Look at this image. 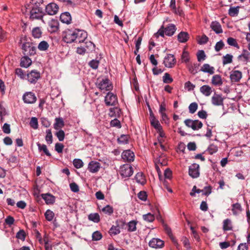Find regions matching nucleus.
I'll return each instance as SVG.
<instances>
[{
	"instance_id": "nucleus-48",
	"label": "nucleus",
	"mask_w": 250,
	"mask_h": 250,
	"mask_svg": "<svg viewBox=\"0 0 250 250\" xmlns=\"http://www.w3.org/2000/svg\"><path fill=\"white\" fill-rule=\"evenodd\" d=\"M206 57L205 52L202 50H199L197 53V57L198 62L205 60Z\"/></svg>"
},
{
	"instance_id": "nucleus-17",
	"label": "nucleus",
	"mask_w": 250,
	"mask_h": 250,
	"mask_svg": "<svg viewBox=\"0 0 250 250\" xmlns=\"http://www.w3.org/2000/svg\"><path fill=\"white\" fill-rule=\"evenodd\" d=\"M200 91L205 96L209 97L212 92V89L208 85H204L200 87Z\"/></svg>"
},
{
	"instance_id": "nucleus-30",
	"label": "nucleus",
	"mask_w": 250,
	"mask_h": 250,
	"mask_svg": "<svg viewBox=\"0 0 250 250\" xmlns=\"http://www.w3.org/2000/svg\"><path fill=\"white\" fill-rule=\"evenodd\" d=\"M242 210L241 206L239 203H235L232 205V211L235 215L239 214Z\"/></svg>"
},
{
	"instance_id": "nucleus-61",
	"label": "nucleus",
	"mask_w": 250,
	"mask_h": 250,
	"mask_svg": "<svg viewBox=\"0 0 250 250\" xmlns=\"http://www.w3.org/2000/svg\"><path fill=\"white\" fill-rule=\"evenodd\" d=\"M99 62L96 60H93L89 62V65L93 69H97L98 67Z\"/></svg>"
},
{
	"instance_id": "nucleus-19",
	"label": "nucleus",
	"mask_w": 250,
	"mask_h": 250,
	"mask_svg": "<svg viewBox=\"0 0 250 250\" xmlns=\"http://www.w3.org/2000/svg\"><path fill=\"white\" fill-rule=\"evenodd\" d=\"M41 196L46 204H53L55 202V197L49 193L42 194Z\"/></svg>"
},
{
	"instance_id": "nucleus-32",
	"label": "nucleus",
	"mask_w": 250,
	"mask_h": 250,
	"mask_svg": "<svg viewBox=\"0 0 250 250\" xmlns=\"http://www.w3.org/2000/svg\"><path fill=\"white\" fill-rule=\"evenodd\" d=\"M59 23L57 20H52L49 22V26L52 31H56L59 29Z\"/></svg>"
},
{
	"instance_id": "nucleus-14",
	"label": "nucleus",
	"mask_w": 250,
	"mask_h": 250,
	"mask_svg": "<svg viewBox=\"0 0 250 250\" xmlns=\"http://www.w3.org/2000/svg\"><path fill=\"white\" fill-rule=\"evenodd\" d=\"M164 245V241L158 238H153L149 242V246L155 249L161 248Z\"/></svg>"
},
{
	"instance_id": "nucleus-26",
	"label": "nucleus",
	"mask_w": 250,
	"mask_h": 250,
	"mask_svg": "<svg viewBox=\"0 0 250 250\" xmlns=\"http://www.w3.org/2000/svg\"><path fill=\"white\" fill-rule=\"evenodd\" d=\"M177 38L179 42L184 43L188 41L189 36L188 32H180Z\"/></svg>"
},
{
	"instance_id": "nucleus-35",
	"label": "nucleus",
	"mask_w": 250,
	"mask_h": 250,
	"mask_svg": "<svg viewBox=\"0 0 250 250\" xmlns=\"http://www.w3.org/2000/svg\"><path fill=\"white\" fill-rule=\"evenodd\" d=\"M233 56L231 54H227L223 57V64L224 65L230 63L232 62Z\"/></svg>"
},
{
	"instance_id": "nucleus-57",
	"label": "nucleus",
	"mask_w": 250,
	"mask_h": 250,
	"mask_svg": "<svg viewBox=\"0 0 250 250\" xmlns=\"http://www.w3.org/2000/svg\"><path fill=\"white\" fill-rule=\"evenodd\" d=\"M182 60L183 62H187L189 61V54L185 49L184 50L182 55Z\"/></svg>"
},
{
	"instance_id": "nucleus-56",
	"label": "nucleus",
	"mask_w": 250,
	"mask_h": 250,
	"mask_svg": "<svg viewBox=\"0 0 250 250\" xmlns=\"http://www.w3.org/2000/svg\"><path fill=\"white\" fill-rule=\"evenodd\" d=\"M56 135L60 141H62L64 139L65 133L62 130H59L56 132Z\"/></svg>"
},
{
	"instance_id": "nucleus-42",
	"label": "nucleus",
	"mask_w": 250,
	"mask_h": 250,
	"mask_svg": "<svg viewBox=\"0 0 250 250\" xmlns=\"http://www.w3.org/2000/svg\"><path fill=\"white\" fill-rule=\"evenodd\" d=\"M120 232V228L118 225L116 226H112L109 230V233L111 235H117Z\"/></svg>"
},
{
	"instance_id": "nucleus-20",
	"label": "nucleus",
	"mask_w": 250,
	"mask_h": 250,
	"mask_svg": "<svg viewBox=\"0 0 250 250\" xmlns=\"http://www.w3.org/2000/svg\"><path fill=\"white\" fill-rule=\"evenodd\" d=\"M250 57V53L247 50L244 49L241 55L238 57L239 61L242 62H247Z\"/></svg>"
},
{
	"instance_id": "nucleus-31",
	"label": "nucleus",
	"mask_w": 250,
	"mask_h": 250,
	"mask_svg": "<svg viewBox=\"0 0 250 250\" xmlns=\"http://www.w3.org/2000/svg\"><path fill=\"white\" fill-rule=\"evenodd\" d=\"M37 145L38 146L39 151H42L44 154L48 156H50L51 155L45 145H41L40 143H37Z\"/></svg>"
},
{
	"instance_id": "nucleus-44",
	"label": "nucleus",
	"mask_w": 250,
	"mask_h": 250,
	"mask_svg": "<svg viewBox=\"0 0 250 250\" xmlns=\"http://www.w3.org/2000/svg\"><path fill=\"white\" fill-rule=\"evenodd\" d=\"M227 43L230 46L235 47L237 48H239V46L236 40L233 38L229 37V38H228Z\"/></svg>"
},
{
	"instance_id": "nucleus-28",
	"label": "nucleus",
	"mask_w": 250,
	"mask_h": 250,
	"mask_svg": "<svg viewBox=\"0 0 250 250\" xmlns=\"http://www.w3.org/2000/svg\"><path fill=\"white\" fill-rule=\"evenodd\" d=\"M135 180L138 183L142 185H144L146 182L145 177L141 172H139L136 175Z\"/></svg>"
},
{
	"instance_id": "nucleus-22",
	"label": "nucleus",
	"mask_w": 250,
	"mask_h": 250,
	"mask_svg": "<svg viewBox=\"0 0 250 250\" xmlns=\"http://www.w3.org/2000/svg\"><path fill=\"white\" fill-rule=\"evenodd\" d=\"M214 70L215 69L213 67L211 66L208 63L204 64L200 69L201 71L209 74H213L214 73Z\"/></svg>"
},
{
	"instance_id": "nucleus-36",
	"label": "nucleus",
	"mask_w": 250,
	"mask_h": 250,
	"mask_svg": "<svg viewBox=\"0 0 250 250\" xmlns=\"http://www.w3.org/2000/svg\"><path fill=\"white\" fill-rule=\"evenodd\" d=\"M49 44L46 41H42L39 43L38 46V48L42 51H45L48 49Z\"/></svg>"
},
{
	"instance_id": "nucleus-47",
	"label": "nucleus",
	"mask_w": 250,
	"mask_h": 250,
	"mask_svg": "<svg viewBox=\"0 0 250 250\" xmlns=\"http://www.w3.org/2000/svg\"><path fill=\"white\" fill-rule=\"evenodd\" d=\"M137 222L135 221H130L128 223V230L129 231H134L136 229Z\"/></svg>"
},
{
	"instance_id": "nucleus-25",
	"label": "nucleus",
	"mask_w": 250,
	"mask_h": 250,
	"mask_svg": "<svg viewBox=\"0 0 250 250\" xmlns=\"http://www.w3.org/2000/svg\"><path fill=\"white\" fill-rule=\"evenodd\" d=\"M223 229L224 231H229L232 229V224L229 219H226L223 221Z\"/></svg>"
},
{
	"instance_id": "nucleus-23",
	"label": "nucleus",
	"mask_w": 250,
	"mask_h": 250,
	"mask_svg": "<svg viewBox=\"0 0 250 250\" xmlns=\"http://www.w3.org/2000/svg\"><path fill=\"white\" fill-rule=\"evenodd\" d=\"M60 20L63 23L69 24L71 21V17L69 12H64L60 16Z\"/></svg>"
},
{
	"instance_id": "nucleus-53",
	"label": "nucleus",
	"mask_w": 250,
	"mask_h": 250,
	"mask_svg": "<svg viewBox=\"0 0 250 250\" xmlns=\"http://www.w3.org/2000/svg\"><path fill=\"white\" fill-rule=\"evenodd\" d=\"M218 150V147L214 145H210L208 148L207 151L210 154H213Z\"/></svg>"
},
{
	"instance_id": "nucleus-2",
	"label": "nucleus",
	"mask_w": 250,
	"mask_h": 250,
	"mask_svg": "<svg viewBox=\"0 0 250 250\" xmlns=\"http://www.w3.org/2000/svg\"><path fill=\"white\" fill-rule=\"evenodd\" d=\"M98 87L101 91H106L111 90L113 86L108 79H103L102 80H99Z\"/></svg>"
},
{
	"instance_id": "nucleus-6",
	"label": "nucleus",
	"mask_w": 250,
	"mask_h": 250,
	"mask_svg": "<svg viewBox=\"0 0 250 250\" xmlns=\"http://www.w3.org/2000/svg\"><path fill=\"white\" fill-rule=\"evenodd\" d=\"M104 102L107 106L116 105L118 102L117 97L113 93L108 92L104 98Z\"/></svg>"
},
{
	"instance_id": "nucleus-64",
	"label": "nucleus",
	"mask_w": 250,
	"mask_h": 250,
	"mask_svg": "<svg viewBox=\"0 0 250 250\" xmlns=\"http://www.w3.org/2000/svg\"><path fill=\"white\" fill-rule=\"evenodd\" d=\"M138 197L142 201H146L147 199V195L146 192L145 191H140L138 194Z\"/></svg>"
},
{
	"instance_id": "nucleus-24",
	"label": "nucleus",
	"mask_w": 250,
	"mask_h": 250,
	"mask_svg": "<svg viewBox=\"0 0 250 250\" xmlns=\"http://www.w3.org/2000/svg\"><path fill=\"white\" fill-rule=\"evenodd\" d=\"M32 64V60L28 57H22L21 60L20 65L24 68L28 67Z\"/></svg>"
},
{
	"instance_id": "nucleus-7",
	"label": "nucleus",
	"mask_w": 250,
	"mask_h": 250,
	"mask_svg": "<svg viewBox=\"0 0 250 250\" xmlns=\"http://www.w3.org/2000/svg\"><path fill=\"white\" fill-rule=\"evenodd\" d=\"M224 98L221 94L215 92L211 99V104L215 106H223Z\"/></svg>"
},
{
	"instance_id": "nucleus-51",
	"label": "nucleus",
	"mask_w": 250,
	"mask_h": 250,
	"mask_svg": "<svg viewBox=\"0 0 250 250\" xmlns=\"http://www.w3.org/2000/svg\"><path fill=\"white\" fill-rule=\"evenodd\" d=\"M54 216V214L53 212L49 209H48L45 213V218L49 221L53 220Z\"/></svg>"
},
{
	"instance_id": "nucleus-43",
	"label": "nucleus",
	"mask_w": 250,
	"mask_h": 250,
	"mask_svg": "<svg viewBox=\"0 0 250 250\" xmlns=\"http://www.w3.org/2000/svg\"><path fill=\"white\" fill-rule=\"evenodd\" d=\"M77 34V38L76 40L79 42H83L87 38V32H82L80 35Z\"/></svg>"
},
{
	"instance_id": "nucleus-9",
	"label": "nucleus",
	"mask_w": 250,
	"mask_h": 250,
	"mask_svg": "<svg viewBox=\"0 0 250 250\" xmlns=\"http://www.w3.org/2000/svg\"><path fill=\"white\" fill-rule=\"evenodd\" d=\"M63 40L66 43H71L77 38V34L76 32H64Z\"/></svg>"
},
{
	"instance_id": "nucleus-38",
	"label": "nucleus",
	"mask_w": 250,
	"mask_h": 250,
	"mask_svg": "<svg viewBox=\"0 0 250 250\" xmlns=\"http://www.w3.org/2000/svg\"><path fill=\"white\" fill-rule=\"evenodd\" d=\"M88 219L94 223H98L100 221V216L97 213H91L88 216Z\"/></svg>"
},
{
	"instance_id": "nucleus-58",
	"label": "nucleus",
	"mask_w": 250,
	"mask_h": 250,
	"mask_svg": "<svg viewBox=\"0 0 250 250\" xmlns=\"http://www.w3.org/2000/svg\"><path fill=\"white\" fill-rule=\"evenodd\" d=\"M118 142L121 144H125L128 142V136L125 135H122L118 139Z\"/></svg>"
},
{
	"instance_id": "nucleus-18",
	"label": "nucleus",
	"mask_w": 250,
	"mask_h": 250,
	"mask_svg": "<svg viewBox=\"0 0 250 250\" xmlns=\"http://www.w3.org/2000/svg\"><path fill=\"white\" fill-rule=\"evenodd\" d=\"M211 83L215 86H221L223 84V80L221 76L218 74L213 75L211 79Z\"/></svg>"
},
{
	"instance_id": "nucleus-10",
	"label": "nucleus",
	"mask_w": 250,
	"mask_h": 250,
	"mask_svg": "<svg viewBox=\"0 0 250 250\" xmlns=\"http://www.w3.org/2000/svg\"><path fill=\"white\" fill-rule=\"evenodd\" d=\"M59 9L58 5L55 3H50L45 7V11L49 15H54L57 14Z\"/></svg>"
},
{
	"instance_id": "nucleus-60",
	"label": "nucleus",
	"mask_w": 250,
	"mask_h": 250,
	"mask_svg": "<svg viewBox=\"0 0 250 250\" xmlns=\"http://www.w3.org/2000/svg\"><path fill=\"white\" fill-rule=\"evenodd\" d=\"M25 232L23 230H20L18 231L16 234V237L22 241H24L25 239Z\"/></svg>"
},
{
	"instance_id": "nucleus-55",
	"label": "nucleus",
	"mask_w": 250,
	"mask_h": 250,
	"mask_svg": "<svg viewBox=\"0 0 250 250\" xmlns=\"http://www.w3.org/2000/svg\"><path fill=\"white\" fill-rule=\"evenodd\" d=\"M102 235L101 233L98 231H95L92 234V240L94 241H98L101 239Z\"/></svg>"
},
{
	"instance_id": "nucleus-21",
	"label": "nucleus",
	"mask_w": 250,
	"mask_h": 250,
	"mask_svg": "<svg viewBox=\"0 0 250 250\" xmlns=\"http://www.w3.org/2000/svg\"><path fill=\"white\" fill-rule=\"evenodd\" d=\"M150 123L151 125L156 129H161V127H162L161 125L159 122L155 118V116L152 113L150 112Z\"/></svg>"
},
{
	"instance_id": "nucleus-45",
	"label": "nucleus",
	"mask_w": 250,
	"mask_h": 250,
	"mask_svg": "<svg viewBox=\"0 0 250 250\" xmlns=\"http://www.w3.org/2000/svg\"><path fill=\"white\" fill-rule=\"evenodd\" d=\"M73 164L76 168H80L83 167V163L80 159H75L73 160Z\"/></svg>"
},
{
	"instance_id": "nucleus-46",
	"label": "nucleus",
	"mask_w": 250,
	"mask_h": 250,
	"mask_svg": "<svg viewBox=\"0 0 250 250\" xmlns=\"http://www.w3.org/2000/svg\"><path fill=\"white\" fill-rule=\"evenodd\" d=\"M163 81L165 83H170L173 82V79L168 73H166L163 77Z\"/></svg>"
},
{
	"instance_id": "nucleus-27",
	"label": "nucleus",
	"mask_w": 250,
	"mask_h": 250,
	"mask_svg": "<svg viewBox=\"0 0 250 250\" xmlns=\"http://www.w3.org/2000/svg\"><path fill=\"white\" fill-rule=\"evenodd\" d=\"M159 133V136L158 137V143L160 145V146L163 150H165V146L162 144L164 142L163 138L165 137V134L164 132L162 127H161V129H157Z\"/></svg>"
},
{
	"instance_id": "nucleus-1",
	"label": "nucleus",
	"mask_w": 250,
	"mask_h": 250,
	"mask_svg": "<svg viewBox=\"0 0 250 250\" xmlns=\"http://www.w3.org/2000/svg\"><path fill=\"white\" fill-rule=\"evenodd\" d=\"M119 172L123 177L127 178L132 175L133 170L132 167L130 165L125 164L121 166Z\"/></svg>"
},
{
	"instance_id": "nucleus-8",
	"label": "nucleus",
	"mask_w": 250,
	"mask_h": 250,
	"mask_svg": "<svg viewBox=\"0 0 250 250\" xmlns=\"http://www.w3.org/2000/svg\"><path fill=\"white\" fill-rule=\"evenodd\" d=\"M28 81L32 83H35L40 78V73L37 70H32L27 74Z\"/></svg>"
},
{
	"instance_id": "nucleus-41",
	"label": "nucleus",
	"mask_w": 250,
	"mask_h": 250,
	"mask_svg": "<svg viewBox=\"0 0 250 250\" xmlns=\"http://www.w3.org/2000/svg\"><path fill=\"white\" fill-rule=\"evenodd\" d=\"M174 33V32H156L153 35V37L156 38H158L159 36L164 37L165 35L170 37L173 36Z\"/></svg>"
},
{
	"instance_id": "nucleus-63",
	"label": "nucleus",
	"mask_w": 250,
	"mask_h": 250,
	"mask_svg": "<svg viewBox=\"0 0 250 250\" xmlns=\"http://www.w3.org/2000/svg\"><path fill=\"white\" fill-rule=\"evenodd\" d=\"M63 147L64 146L62 144L56 143L55 146V149L58 153H62Z\"/></svg>"
},
{
	"instance_id": "nucleus-59",
	"label": "nucleus",
	"mask_w": 250,
	"mask_h": 250,
	"mask_svg": "<svg viewBox=\"0 0 250 250\" xmlns=\"http://www.w3.org/2000/svg\"><path fill=\"white\" fill-rule=\"evenodd\" d=\"M85 44L83 46L85 47L87 50L92 51L94 50L95 45L92 42L90 41L86 42Z\"/></svg>"
},
{
	"instance_id": "nucleus-54",
	"label": "nucleus",
	"mask_w": 250,
	"mask_h": 250,
	"mask_svg": "<svg viewBox=\"0 0 250 250\" xmlns=\"http://www.w3.org/2000/svg\"><path fill=\"white\" fill-rule=\"evenodd\" d=\"M198 104L197 103L194 102L190 104L188 107L189 111L190 113H194L197 110Z\"/></svg>"
},
{
	"instance_id": "nucleus-16",
	"label": "nucleus",
	"mask_w": 250,
	"mask_h": 250,
	"mask_svg": "<svg viewBox=\"0 0 250 250\" xmlns=\"http://www.w3.org/2000/svg\"><path fill=\"white\" fill-rule=\"evenodd\" d=\"M100 167L101 165L99 163L91 161L88 164V169L91 172L95 173L99 170Z\"/></svg>"
},
{
	"instance_id": "nucleus-49",
	"label": "nucleus",
	"mask_w": 250,
	"mask_h": 250,
	"mask_svg": "<svg viewBox=\"0 0 250 250\" xmlns=\"http://www.w3.org/2000/svg\"><path fill=\"white\" fill-rule=\"evenodd\" d=\"M102 211L105 214L110 215L113 212V209L110 206L107 205L102 209Z\"/></svg>"
},
{
	"instance_id": "nucleus-33",
	"label": "nucleus",
	"mask_w": 250,
	"mask_h": 250,
	"mask_svg": "<svg viewBox=\"0 0 250 250\" xmlns=\"http://www.w3.org/2000/svg\"><path fill=\"white\" fill-rule=\"evenodd\" d=\"M210 27L213 31H222L221 26L218 21H212L210 25Z\"/></svg>"
},
{
	"instance_id": "nucleus-29",
	"label": "nucleus",
	"mask_w": 250,
	"mask_h": 250,
	"mask_svg": "<svg viewBox=\"0 0 250 250\" xmlns=\"http://www.w3.org/2000/svg\"><path fill=\"white\" fill-rule=\"evenodd\" d=\"M64 125V122L62 118H57L55 119V123L54 124V128L55 129L59 130L62 128Z\"/></svg>"
},
{
	"instance_id": "nucleus-62",
	"label": "nucleus",
	"mask_w": 250,
	"mask_h": 250,
	"mask_svg": "<svg viewBox=\"0 0 250 250\" xmlns=\"http://www.w3.org/2000/svg\"><path fill=\"white\" fill-rule=\"evenodd\" d=\"M194 87L195 85L189 81H188L185 83V88L187 89L188 91L193 90Z\"/></svg>"
},
{
	"instance_id": "nucleus-11",
	"label": "nucleus",
	"mask_w": 250,
	"mask_h": 250,
	"mask_svg": "<svg viewBox=\"0 0 250 250\" xmlns=\"http://www.w3.org/2000/svg\"><path fill=\"white\" fill-rule=\"evenodd\" d=\"M199 165L193 164L189 167V175L192 178H197L199 176Z\"/></svg>"
},
{
	"instance_id": "nucleus-34",
	"label": "nucleus",
	"mask_w": 250,
	"mask_h": 250,
	"mask_svg": "<svg viewBox=\"0 0 250 250\" xmlns=\"http://www.w3.org/2000/svg\"><path fill=\"white\" fill-rule=\"evenodd\" d=\"M208 40V37L205 35L198 36L197 38V41L199 44H204L206 43Z\"/></svg>"
},
{
	"instance_id": "nucleus-12",
	"label": "nucleus",
	"mask_w": 250,
	"mask_h": 250,
	"mask_svg": "<svg viewBox=\"0 0 250 250\" xmlns=\"http://www.w3.org/2000/svg\"><path fill=\"white\" fill-rule=\"evenodd\" d=\"M134 154L130 150H126L123 152L122 154V158L126 162H132L134 160Z\"/></svg>"
},
{
	"instance_id": "nucleus-37",
	"label": "nucleus",
	"mask_w": 250,
	"mask_h": 250,
	"mask_svg": "<svg viewBox=\"0 0 250 250\" xmlns=\"http://www.w3.org/2000/svg\"><path fill=\"white\" fill-rule=\"evenodd\" d=\"M239 7H231L229 10V14L231 17H234L238 15L239 13Z\"/></svg>"
},
{
	"instance_id": "nucleus-39",
	"label": "nucleus",
	"mask_w": 250,
	"mask_h": 250,
	"mask_svg": "<svg viewBox=\"0 0 250 250\" xmlns=\"http://www.w3.org/2000/svg\"><path fill=\"white\" fill-rule=\"evenodd\" d=\"M143 218L145 221L147 222H152L155 219V217L153 214L150 213H148L146 214L143 215Z\"/></svg>"
},
{
	"instance_id": "nucleus-52",
	"label": "nucleus",
	"mask_w": 250,
	"mask_h": 250,
	"mask_svg": "<svg viewBox=\"0 0 250 250\" xmlns=\"http://www.w3.org/2000/svg\"><path fill=\"white\" fill-rule=\"evenodd\" d=\"M16 74L21 79L25 78L26 74L21 68H17L15 70Z\"/></svg>"
},
{
	"instance_id": "nucleus-40",
	"label": "nucleus",
	"mask_w": 250,
	"mask_h": 250,
	"mask_svg": "<svg viewBox=\"0 0 250 250\" xmlns=\"http://www.w3.org/2000/svg\"><path fill=\"white\" fill-rule=\"evenodd\" d=\"M45 140L48 144L52 143V135L50 129L46 130Z\"/></svg>"
},
{
	"instance_id": "nucleus-50",
	"label": "nucleus",
	"mask_w": 250,
	"mask_h": 250,
	"mask_svg": "<svg viewBox=\"0 0 250 250\" xmlns=\"http://www.w3.org/2000/svg\"><path fill=\"white\" fill-rule=\"evenodd\" d=\"M30 125L34 129H37L38 128V119L36 117H32L30 122Z\"/></svg>"
},
{
	"instance_id": "nucleus-15",
	"label": "nucleus",
	"mask_w": 250,
	"mask_h": 250,
	"mask_svg": "<svg viewBox=\"0 0 250 250\" xmlns=\"http://www.w3.org/2000/svg\"><path fill=\"white\" fill-rule=\"evenodd\" d=\"M23 100L25 103L33 104L36 101V97L32 92H27L23 96Z\"/></svg>"
},
{
	"instance_id": "nucleus-3",
	"label": "nucleus",
	"mask_w": 250,
	"mask_h": 250,
	"mask_svg": "<svg viewBox=\"0 0 250 250\" xmlns=\"http://www.w3.org/2000/svg\"><path fill=\"white\" fill-rule=\"evenodd\" d=\"M44 14L42 8L39 7H33L30 11V18L32 20H42Z\"/></svg>"
},
{
	"instance_id": "nucleus-4",
	"label": "nucleus",
	"mask_w": 250,
	"mask_h": 250,
	"mask_svg": "<svg viewBox=\"0 0 250 250\" xmlns=\"http://www.w3.org/2000/svg\"><path fill=\"white\" fill-rule=\"evenodd\" d=\"M184 123L188 127L191 128L194 130H198L203 126V124L199 120L186 119Z\"/></svg>"
},
{
	"instance_id": "nucleus-13",
	"label": "nucleus",
	"mask_w": 250,
	"mask_h": 250,
	"mask_svg": "<svg viewBox=\"0 0 250 250\" xmlns=\"http://www.w3.org/2000/svg\"><path fill=\"white\" fill-rule=\"evenodd\" d=\"M229 77L232 82H238L242 77V74L239 70H232L230 73Z\"/></svg>"
},
{
	"instance_id": "nucleus-5",
	"label": "nucleus",
	"mask_w": 250,
	"mask_h": 250,
	"mask_svg": "<svg viewBox=\"0 0 250 250\" xmlns=\"http://www.w3.org/2000/svg\"><path fill=\"white\" fill-rule=\"evenodd\" d=\"M176 59L173 55L167 54L164 59L163 63L167 68H172L176 63Z\"/></svg>"
}]
</instances>
